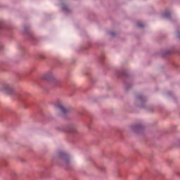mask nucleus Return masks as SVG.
<instances>
[{"label":"nucleus","mask_w":180,"mask_h":180,"mask_svg":"<svg viewBox=\"0 0 180 180\" xmlns=\"http://www.w3.org/2000/svg\"><path fill=\"white\" fill-rule=\"evenodd\" d=\"M2 27V22L0 21V29Z\"/></svg>","instance_id":"obj_9"},{"label":"nucleus","mask_w":180,"mask_h":180,"mask_svg":"<svg viewBox=\"0 0 180 180\" xmlns=\"http://www.w3.org/2000/svg\"><path fill=\"white\" fill-rule=\"evenodd\" d=\"M142 129H143V127L141 125L133 126V130H134V131H139V130H141Z\"/></svg>","instance_id":"obj_4"},{"label":"nucleus","mask_w":180,"mask_h":180,"mask_svg":"<svg viewBox=\"0 0 180 180\" xmlns=\"http://www.w3.org/2000/svg\"><path fill=\"white\" fill-rule=\"evenodd\" d=\"M45 79L50 81V79H54V75L51 72L46 73L45 75Z\"/></svg>","instance_id":"obj_2"},{"label":"nucleus","mask_w":180,"mask_h":180,"mask_svg":"<svg viewBox=\"0 0 180 180\" xmlns=\"http://www.w3.org/2000/svg\"><path fill=\"white\" fill-rule=\"evenodd\" d=\"M138 27H143V25L138 23L137 24Z\"/></svg>","instance_id":"obj_8"},{"label":"nucleus","mask_w":180,"mask_h":180,"mask_svg":"<svg viewBox=\"0 0 180 180\" xmlns=\"http://www.w3.org/2000/svg\"><path fill=\"white\" fill-rule=\"evenodd\" d=\"M77 129L75 128H71L70 130V133H75Z\"/></svg>","instance_id":"obj_7"},{"label":"nucleus","mask_w":180,"mask_h":180,"mask_svg":"<svg viewBox=\"0 0 180 180\" xmlns=\"http://www.w3.org/2000/svg\"><path fill=\"white\" fill-rule=\"evenodd\" d=\"M56 107L60 109L62 113H67L68 112L67 108H64L61 104H58Z\"/></svg>","instance_id":"obj_3"},{"label":"nucleus","mask_w":180,"mask_h":180,"mask_svg":"<svg viewBox=\"0 0 180 180\" xmlns=\"http://www.w3.org/2000/svg\"><path fill=\"white\" fill-rule=\"evenodd\" d=\"M62 155L63 157V160L65 161V164L68 163V155L65 153H62Z\"/></svg>","instance_id":"obj_5"},{"label":"nucleus","mask_w":180,"mask_h":180,"mask_svg":"<svg viewBox=\"0 0 180 180\" xmlns=\"http://www.w3.org/2000/svg\"><path fill=\"white\" fill-rule=\"evenodd\" d=\"M164 18H169V16H171V14L169 13H165L163 15Z\"/></svg>","instance_id":"obj_6"},{"label":"nucleus","mask_w":180,"mask_h":180,"mask_svg":"<svg viewBox=\"0 0 180 180\" xmlns=\"http://www.w3.org/2000/svg\"><path fill=\"white\" fill-rule=\"evenodd\" d=\"M3 92L5 94H13V89L11 87L10 85H5L3 86V89H1Z\"/></svg>","instance_id":"obj_1"}]
</instances>
